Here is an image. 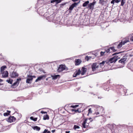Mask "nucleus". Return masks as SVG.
Returning <instances> with one entry per match:
<instances>
[{"instance_id": "obj_34", "label": "nucleus", "mask_w": 133, "mask_h": 133, "mask_svg": "<svg viewBox=\"0 0 133 133\" xmlns=\"http://www.w3.org/2000/svg\"><path fill=\"white\" fill-rule=\"evenodd\" d=\"M62 0H56V4L59 3L61 2Z\"/></svg>"}, {"instance_id": "obj_36", "label": "nucleus", "mask_w": 133, "mask_h": 133, "mask_svg": "<svg viewBox=\"0 0 133 133\" xmlns=\"http://www.w3.org/2000/svg\"><path fill=\"white\" fill-rule=\"evenodd\" d=\"M91 57H88V56H87L85 57V59H87L88 61L89 59L90 58H91Z\"/></svg>"}, {"instance_id": "obj_8", "label": "nucleus", "mask_w": 133, "mask_h": 133, "mask_svg": "<svg viewBox=\"0 0 133 133\" xmlns=\"http://www.w3.org/2000/svg\"><path fill=\"white\" fill-rule=\"evenodd\" d=\"M95 3L96 2H95L90 3L88 4L87 8L93 10L94 8V5Z\"/></svg>"}, {"instance_id": "obj_7", "label": "nucleus", "mask_w": 133, "mask_h": 133, "mask_svg": "<svg viewBox=\"0 0 133 133\" xmlns=\"http://www.w3.org/2000/svg\"><path fill=\"white\" fill-rule=\"evenodd\" d=\"M99 67V65L96 63H94L92 65V68L93 71L97 70Z\"/></svg>"}, {"instance_id": "obj_4", "label": "nucleus", "mask_w": 133, "mask_h": 133, "mask_svg": "<svg viewBox=\"0 0 133 133\" xmlns=\"http://www.w3.org/2000/svg\"><path fill=\"white\" fill-rule=\"evenodd\" d=\"M88 120L87 118H85L84 119V121L82 123V127L83 128H87L89 126V123L87 122V121Z\"/></svg>"}, {"instance_id": "obj_25", "label": "nucleus", "mask_w": 133, "mask_h": 133, "mask_svg": "<svg viewBox=\"0 0 133 133\" xmlns=\"http://www.w3.org/2000/svg\"><path fill=\"white\" fill-rule=\"evenodd\" d=\"M30 119L31 120H32L34 121H37V118L36 117L34 118L33 116H31L30 117Z\"/></svg>"}, {"instance_id": "obj_3", "label": "nucleus", "mask_w": 133, "mask_h": 133, "mask_svg": "<svg viewBox=\"0 0 133 133\" xmlns=\"http://www.w3.org/2000/svg\"><path fill=\"white\" fill-rule=\"evenodd\" d=\"M118 56H116L113 57L111 58L109 60H107L106 61L107 64H110V63H112L114 62H115L118 59Z\"/></svg>"}, {"instance_id": "obj_22", "label": "nucleus", "mask_w": 133, "mask_h": 133, "mask_svg": "<svg viewBox=\"0 0 133 133\" xmlns=\"http://www.w3.org/2000/svg\"><path fill=\"white\" fill-rule=\"evenodd\" d=\"M6 67L5 65H4L2 66L1 68V72L4 71V70L5 68H6Z\"/></svg>"}, {"instance_id": "obj_31", "label": "nucleus", "mask_w": 133, "mask_h": 133, "mask_svg": "<svg viewBox=\"0 0 133 133\" xmlns=\"http://www.w3.org/2000/svg\"><path fill=\"white\" fill-rule=\"evenodd\" d=\"M79 127L78 126L75 125H74V128L76 129H79Z\"/></svg>"}, {"instance_id": "obj_21", "label": "nucleus", "mask_w": 133, "mask_h": 133, "mask_svg": "<svg viewBox=\"0 0 133 133\" xmlns=\"http://www.w3.org/2000/svg\"><path fill=\"white\" fill-rule=\"evenodd\" d=\"M32 129L34 130L39 131L40 129V128L37 126H34L32 127Z\"/></svg>"}, {"instance_id": "obj_20", "label": "nucleus", "mask_w": 133, "mask_h": 133, "mask_svg": "<svg viewBox=\"0 0 133 133\" xmlns=\"http://www.w3.org/2000/svg\"><path fill=\"white\" fill-rule=\"evenodd\" d=\"M121 1V0H112L111 2V3L114 4L115 3H118Z\"/></svg>"}, {"instance_id": "obj_33", "label": "nucleus", "mask_w": 133, "mask_h": 133, "mask_svg": "<svg viewBox=\"0 0 133 133\" xmlns=\"http://www.w3.org/2000/svg\"><path fill=\"white\" fill-rule=\"evenodd\" d=\"M106 52V51L102 52L101 51L100 52L101 55V56H103L104 54Z\"/></svg>"}, {"instance_id": "obj_48", "label": "nucleus", "mask_w": 133, "mask_h": 133, "mask_svg": "<svg viewBox=\"0 0 133 133\" xmlns=\"http://www.w3.org/2000/svg\"><path fill=\"white\" fill-rule=\"evenodd\" d=\"M70 132V131H66V133H69V132Z\"/></svg>"}, {"instance_id": "obj_47", "label": "nucleus", "mask_w": 133, "mask_h": 133, "mask_svg": "<svg viewBox=\"0 0 133 133\" xmlns=\"http://www.w3.org/2000/svg\"><path fill=\"white\" fill-rule=\"evenodd\" d=\"M78 0H72V1L74 2H75L78 1Z\"/></svg>"}, {"instance_id": "obj_17", "label": "nucleus", "mask_w": 133, "mask_h": 133, "mask_svg": "<svg viewBox=\"0 0 133 133\" xmlns=\"http://www.w3.org/2000/svg\"><path fill=\"white\" fill-rule=\"evenodd\" d=\"M81 62V61L80 59H76L75 61V64L76 65H78L80 64Z\"/></svg>"}, {"instance_id": "obj_35", "label": "nucleus", "mask_w": 133, "mask_h": 133, "mask_svg": "<svg viewBox=\"0 0 133 133\" xmlns=\"http://www.w3.org/2000/svg\"><path fill=\"white\" fill-rule=\"evenodd\" d=\"M110 49L113 51H116V50L115 49L114 47H112L110 48Z\"/></svg>"}, {"instance_id": "obj_46", "label": "nucleus", "mask_w": 133, "mask_h": 133, "mask_svg": "<svg viewBox=\"0 0 133 133\" xmlns=\"http://www.w3.org/2000/svg\"><path fill=\"white\" fill-rule=\"evenodd\" d=\"M55 131V130H52L51 131V132H52L53 133V132H54Z\"/></svg>"}, {"instance_id": "obj_32", "label": "nucleus", "mask_w": 133, "mask_h": 133, "mask_svg": "<svg viewBox=\"0 0 133 133\" xmlns=\"http://www.w3.org/2000/svg\"><path fill=\"white\" fill-rule=\"evenodd\" d=\"M79 109H77V110H75L74 109H72V111H74L75 112H78L79 113H80L81 112V111H79Z\"/></svg>"}, {"instance_id": "obj_30", "label": "nucleus", "mask_w": 133, "mask_h": 133, "mask_svg": "<svg viewBox=\"0 0 133 133\" xmlns=\"http://www.w3.org/2000/svg\"><path fill=\"white\" fill-rule=\"evenodd\" d=\"M51 132L47 129H45L42 133H50Z\"/></svg>"}, {"instance_id": "obj_39", "label": "nucleus", "mask_w": 133, "mask_h": 133, "mask_svg": "<svg viewBox=\"0 0 133 133\" xmlns=\"http://www.w3.org/2000/svg\"><path fill=\"white\" fill-rule=\"evenodd\" d=\"M104 89L105 90H107L108 91H109V88L108 87V88H104Z\"/></svg>"}, {"instance_id": "obj_43", "label": "nucleus", "mask_w": 133, "mask_h": 133, "mask_svg": "<svg viewBox=\"0 0 133 133\" xmlns=\"http://www.w3.org/2000/svg\"><path fill=\"white\" fill-rule=\"evenodd\" d=\"M101 112H96V115H98V114H100L101 113Z\"/></svg>"}, {"instance_id": "obj_15", "label": "nucleus", "mask_w": 133, "mask_h": 133, "mask_svg": "<svg viewBox=\"0 0 133 133\" xmlns=\"http://www.w3.org/2000/svg\"><path fill=\"white\" fill-rule=\"evenodd\" d=\"M18 74L16 72H13L11 74V76L12 78H14L18 76Z\"/></svg>"}, {"instance_id": "obj_11", "label": "nucleus", "mask_w": 133, "mask_h": 133, "mask_svg": "<svg viewBox=\"0 0 133 133\" xmlns=\"http://www.w3.org/2000/svg\"><path fill=\"white\" fill-rule=\"evenodd\" d=\"M80 2V1L77 3H74L72 4L70 7L69 10L71 11L74 9V8L75 7H76V6L78 5V4Z\"/></svg>"}, {"instance_id": "obj_2", "label": "nucleus", "mask_w": 133, "mask_h": 133, "mask_svg": "<svg viewBox=\"0 0 133 133\" xmlns=\"http://www.w3.org/2000/svg\"><path fill=\"white\" fill-rule=\"evenodd\" d=\"M86 68L83 67L81 69V71L79 69L78 71H76L74 74L73 76L74 77H76L77 75H79L80 74L82 75H84L86 71Z\"/></svg>"}, {"instance_id": "obj_19", "label": "nucleus", "mask_w": 133, "mask_h": 133, "mask_svg": "<svg viewBox=\"0 0 133 133\" xmlns=\"http://www.w3.org/2000/svg\"><path fill=\"white\" fill-rule=\"evenodd\" d=\"M105 63L107 64L106 61H103L102 62L99 63V67H100L101 68H102L104 66V64H105Z\"/></svg>"}, {"instance_id": "obj_37", "label": "nucleus", "mask_w": 133, "mask_h": 133, "mask_svg": "<svg viewBox=\"0 0 133 133\" xmlns=\"http://www.w3.org/2000/svg\"><path fill=\"white\" fill-rule=\"evenodd\" d=\"M91 109H89L88 110V114L91 113L92 111L91 110Z\"/></svg>"}, {"instance_id": "obj_24", "label": "nucleus", "mask_w": 133, "mask_h": 133, "mask_svg": "<svg viewBox=\"0 0 133 133\" xmlns=\"http://www.w3.org/2000/svg\"><path fill=\"white\" fill-rule=\"evenodd\" d=\"M89 1H86L84 3H83L82 5V6L83 7L86 6L89 3Z\"/></svg>"}, {"instance_id": "obj_49", "label": "nucleus", "mask_w": 133, "mask_h": 133, "mask_svg": "<svg viewBox=\"0 0 133 133\" xmlns=\"http://www.w3.org/2000/svg\"><path fill=\"white\" fill-rule=\"evenodd\" d=\"M2 81H3V80L2 79H0V82H1Z\"/></svg>"}, {"instance_id": "obj_16", "label": "nucleus", "mask_w": 133, "mask_h": 133, "mask_svg": "<svg viewBox=\"0 0 133 133\" xmlns=\"http://www.w3.org/2000/svg\"><path fill=\"white\" fill-rule=\"evenodd\" d=\"M126 58H122L120 60H119L118 62L119 63L124 64L125 63V62L126 61Z\"/></svg>"}, {"instance_id": "obj_23", "label": "nucleus", "mask_w": 133, "mask_h": 133, "mask_svg": "<svg viewBox=\"0 0 133 133\" xmlns=\"http://www.w3.org/2000/svg\"><path fill=\"white\" fill-rule=\"evenodd\" d=\"M49 119V116L48 115L46 114L44 115L43 117V119L44 120L48 119Z\"/></svg>"}, {"instance_id": "obj_45", "label": "nucleus", "mask_w": 133, "mask_h": 133, "mask_svg": "<svg viewBox=\"0 0 133 133\" xmlns=\"http://www.w3.org/2000/svg\"><path fill=\"white\" fill-rule=\"evenodd\" d=\"M32 77V78H36V77L35 76H31Z\"/></svg>"}, {"instance_id": "obj_12", "label": "nucleus", "mask_w": 133, "mask_h": 133, "mask_svg": "<svg viewBox=\"0 0 133 133\" xmlns=\"http://www.w3.org/2000/svg\"><path fill=\"white\" fill-rule=\"evenodd\" d=\"M28 78L26 80V83H31L32 80L33 78H32L31 76L28 75L27 76Z\"/></svg>"}, {"instance_id": "obj_9", "label": "nucleus", "mask_w": 133, "mask_h": 133, "mask_svg": "<svg viewBox=\"0 0 133 133\" xmlns=\"http://www.w3.org/2000/svg\"><path fill=\"white\" fill-rule=\"evenodd\" d=\"M21 79L20 78L17 79L16 81V82L14 83L12 85V87L13 88H15L17 86L19 83V81H20Z\"/></svg>"}, {"instance_id": "obj_5", "label": "nucleus", "mask_w": 133, "mask_h": 133, "mask_svg": "<svg viewBox=\"0 0 133 133\" xmlns=\"http://www.w3.org/2000/svg\"><path fill=\"white\" fill-rule=\"evenodd\" d=\"M16 118L14 116H10L6 119V121L8 122L12 123L14 122L16 120Z\"/></svg>"}, {"instance_id": "obj_14", "label": "nucleus", "mask_w": 133, "mask_h": 133, "mask_svg": "<svg viewBox=\"0 0 133 133\" xmlns=\"http://www.w3.org/2000/svg\"><path fill=\"white\" fill-rule=\"evenodd\" d=\"M45 77V75H41L37 78L35 82H37L42 79H44Z\"/></svg>"}, {"instance_id": "obj_29", "label": "nucleus", "mask_w": 133, "mask_h": 133, "mask_svg": "<svg viewBox=\"0 0 133 133\" xmlns=\"http://www.w3.org/2000/svg\"><path fill=\"white\" fill-rule=\"evenodd\" d=\"M8 112H5L4 113L3 115L4 116H8L9 115V114L10 112V111H7Z\"/></svg>"}, {"instance_id": "obj_18", "label": "nucleus", "mask_w": 133, "mask_h": 133, "mask_svg": "<svg viewBox=\"0 0 133 133\" xmlns=\"http://www.w3.org/2000/svg\"><path fill=\"white\" fill-rule=\"evenodd\" d=\"M51 76L52 77V79L54 80L57 79L58 78H59L60 77L59 75H51Z\"/></svg>"}, {"instance_id": "obj_41", "label": "nucleus", "mask_w": 133, "mask_h": 133, "mask_svg": "<svg viewBox=\"0 0 133 133\" xmlns=\"http://www.w3.org/2000/svg\"><path fill=\"white\" fill-rule=\"evenodd\" d=\"M66 4V3H64L61 4V5H62L63 6L65 5Z\"/></svg>"}, {"instance_id": "obj_51", "label": "nucleus", "mask_w": 133, "mask_h": 133, "mask_svg": "<svg viewBox=\"0 0 133 133\" xmlns=\"http://www.w3.org/2000/svg\"><path fill=\"white\" fill-rule=\"evenodd\" d=\"M41 113H45V112H43V111H41Z\"/></svg>"}, {"instance_id": "obj_42", "label": "nucleus", "mask_w": 133, "mask_h": 133, "mask_svg": "<svg viewBox=\"0 0 133 133\" xmlns=\"http://www.w3.org/2000/svg\"><path fill=\"white\" fill-rule=\"evenodd\" d=\"M55 2H56V0H52L51 1V3H53Z\"/></svg>"}, {"instance_id": "obj_1", "label": "nucleus", "mask_w": 133, "mask_h": 133, "mask_svg": "<svg viewBox=\"0 0 133 133\" xmlns=\"http://www.w3.org/2000/svg\"><path fill=\"white\" fill-rule=\"evenodd\" d=\"M79 107L80 108H87L88 107L92 108V107H96L98 108L100 107L99 106H95L94 105H90L88 106L85 105L84 104H79L76 105H71V104H67L65 106V108H75L76 107Z\"/></svg>"}, {"instance_id": "obj_27", "label": "nucleus", "mask_w": 133, "mask_h": 133, "mask_svg": "<svg viewBox=\"0 0 133 133\" xmlns=\"http://www.w3.org/2000/svg\"><path fill=\"white\" fill-rule=\"evenodd\" d=\"M121 6H123L124 4L126 2L125 1L126 0H121Z\"/></svg>"}, {"instance_id": "obj_38", "label": "nucleus", "mask_w": 133, "mask_h": 133, "mask_svg": "<svg viewBox=\"0 0 133 133\" xmlns=\"http://www.w3.org/2000/svg\"><path fill=\"white\" fill-rule=\"evenodd\" d=\"M110 49L109 48L107 50H106L105 51L107 53H109L110 52Z\"/></svg>"}, {"instance_id": "obj_50", "label": "nucleus", "mask_w": 133, "mask_h": 133, "mask_svg": "<svg viewBox=\"0 0 133 133\" xmlns=\"http://www.w3.org/2000/svg\"><path fill=\"white\" fill-rule=\"evenodd\" d=\"M129 56H130V57H132V56H133V55H129Z\"/></svg>"}, {"instance_id": "obj_13", "label": "nucleus", "mask_w": 133, "mask_h": 133, "mask_svg": "<svg viewBox=\"0 0 133 133\" xmlns=\"http://www.w3.org/2000/svg\"><path fill=\"white\" fill-rule=\"evenodd\" d=\"M2 74V76L3 78L7 77L8 76V72L7 71L1 72Z\"/></svg>"}, {"instance_id": "obj_26", "label": "nucleus", "mask_w": 133, "mask_h": 133, "mask_svg": "<svg viewBox=\"0 0 133 133\" xmlns=\"http://www.w3.org/2000/svg\"><path fill=\"white\" fill-rule=\"evenodd\" d=\"M104 0H99V3L102 5H104V2H105Z\"/></svg>"}, {"instance_id": "obj_40", "label": "nucleus", "mask_w": 133, "mask_h": 133, "mask_svg": "<svg viewBox=\"0 0 133 133\" xmlns=\"http://www.w3.org/2000/svg\"><path fill=\"white\" fill-rule=\"evenodd\" d=\"M130 40L131 41H132V42L133 41V36L131 37L130 38Z\"/></svg>"}, {"instance_id": "obj_28", "label": "nucleus", "mask_w": 133, "mask_h": 133, "mask_svg": "<svg viewBox=\"0 0 133 133\" xmlns=\"http://www.w3.org/2000/svg\"><path fill=\"white\" fill-rule=\"evenodd\" d=\"M6 81L8 82V83L11 84L13 82V80L11 79H9L7 80Z\"/></svg>"}, {"instance_id": "obj_6", "label": "nucleus", "mask_w": 133, "mask_h": 133, "mask_svg": "<svg viewBox=\"0 0 133 133\" xmlns=\"http://www.w3.org/2000/svg\"><path fill=\"white\" fill-rule=\"evenodd\" d=\"M129 42V40H125L123 41H123H122L121 42H120L119 44L117 46V48L118 49H120L122 46V45L124 44L125 43Z\"/></svg>"}, {"instance_id": "obj_44", "label": "nucleus", "mask_w": 133, "mask_h": 133, "mask_svg": "<svg viewBox=\"0 0 133 133\" xmlns=\"http://www.w3.org/2000/svg\"><path fill=\"white\" fill-rule=\"evenodd\" d=\"M89 120L90 121L89 122H91L92 121V118H89Z\"/></svg>"}, {"instance_id": "obj_52", "label": "nucleus", "mask_w": 133, "mask_h": 133, "mask_svg": "<svg viewBox=\"0 0 133 133\" xmlns=\"http://www.w3.org/2000/svg\"><path fill=\"white\" fill-rule=\"evenodd\" d=\"M119 53H118H118H116L115 54H119Z\"/></svg>"}, {"instance_id": "obj_10", "label": "nucleus", "mask_w": 133, "mask_h": 133, "mask_svg": "<svg viewBox=\"0 0 133 133\" xmlns=\"http://www.w3.org/2000/svg\"><path fill=\"white\" fill-rule=\"evenodd\" d=\"M65 68L66 66L65 65H61L58 67L57 69V71L58 72H61L65 69Z\"/></svg>"}]
</instances>
